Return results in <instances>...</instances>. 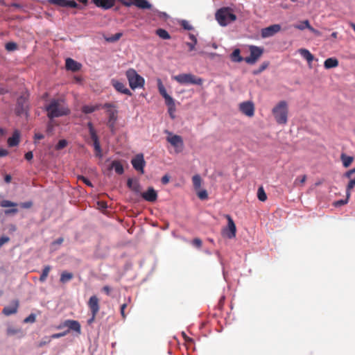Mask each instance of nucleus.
I'll use <instances>...</instances> for the list:
<instances>
[{"label":"nucleus","instance_id":"1","mask_svg":"<svg viewBox=\"0 0 355 355\" xmlns=\"http://www.w3.org/2000/svg\"><path fill=\"white\" fill-rule=\"evenodd\" d=\"M46 111L47 116L49 118V122L46 124V133L51 132L53 130V119L67 116L71 113L67 107L61 106L60 99L53 98L51 102L46 105Z\"/></svg>","mask_w":355,"mask_h":355},{"label":"nucleus","instance_id":"2","mask_svg":"<svg viewBox=\"0 0 355 355\" xmlns=\"http://www.w3.org/2000/svg\"><path fill=\"white\" fill-rule=\"evenodd\" d=\"M215 18L218 24L225 27L237 19L232 8L228 6L221 7L215 13Z\"/></svg>","mask_w":355,"mask_h":355},{"label":"nucleus","instance_id":"3","mask_svg":"<svg viewBox=\"0 0 355 355\" xmlns=\"http://www.w3.org/2000/svg\"><path fill=\"white\" fill-rule=\"evenodd\" d=\"M272 114L278 124H285L288 121V107L285 101H281L272 108Z\"/></svg>","mask_w":355,"mask_h":355},{"label":"nucleus","instance_id":"4","mask_svg":"<svg viewBox=\"0 0 355 355\" xmlns=\"http://www.w3.org/2000/svg\"><path fill=\"white\" fill-rule=\"evenodd\" d=\"M125 76L131 89L135 90L136 89L144 87L145 79L135 69L132 68L128 69L125 72Z\"/></svg>","mask_w":355,"mask_h":355},{"label":"nucleus","instance_id":"5","mask_svg":"<svg viewBox=\"0 0 355 355\" xmlns=\"http://www.w3.org/2000/svg\"><path fill=\"white\" fill-rule=\"evenodd\" d=\"M173 79L181 85H196L200 86L203 83L202 78L196 77L192 73H180L175 76Z\"/></svg>","mask_w":355,"mask_h":355},{"label":"nucleus","instance_id":"6","mask_svg":"<svg viewBox=\"0 0 355 355\" xmlns=\"http://www.w3.org/2000/svg\"><path fill=\"white\" fill-rule=\"evenodd\" d=\"M250 55L245 58V62L250 65L254 64L264 52V48L255 45H249Z\"/></svg>","mask_w":355,"mask_h":355},{"label":"nucleus","instance_id":"7","mask_svg":"<svg viewBox=\"0 0 355 355\" xmlns=\"http://www.w3.org/2000/svg\"><path fill=\"white\" fill-rule=\"evenodd\" d=\"M225 218L227 220V225L222 230V235L223 237L232 239L236 236V227L230 215L227 214Z\"/></svg>","mask_w":355,"mask_h":355},{"label":"nucleus","instance_id":"8","mask_svg":"<svg viewBox=\"0 0 355 355\" xmlns=\"http://www.w3.org/2000/svg\"><path fill=\"white\" fill-rule=\"evenodd\" d=\"M122 4L126 7H130L132 6H135L142 10H151L154 7L153 5L147 0H123Z\"/></svg>","mask_w":355,"mask_h":355},{"label":"nucleus","instance_id":"9","mask_svg":"<svg viewBox=\"0 0 355 355\" xmlns=\"http://www.w3.org/2000/svg\"><path fill=\"white\" fill-rule=\"evenodd\" d=\"M131 164L135 170L141 174L144 173V167L146 163L143 153H138L133 157L131 159Z\"/></svg>","mask_w":355,"mask_h":355},{"label":"nucleus","instance_id":"10","mask_svg":"<svg viewBox=\"0 0 355 355\" xmlns=\"http://www.w3.org/2000/svg\"><path fill=\"white\" fill-rule=\"evenodd\" d=\"M46 1L62 8L82 9L75 0H46Z\"/></svg>","mask_w":355,"mask_h":355},{"label":"nucleus","instance_id":"11","mask_svg":"<svg viewBox=\"0 0 355 355\" xmlns=\"http://www.w3.org/2000/svg\"><path fill=\"white\" fill-rule=\"evenodd\" d=\"M281 25L279 24H275L263 28L261 31V35L263 38H267L275 35L281 30Z\"/></svg>","mask_w":355,"mask_h":355},{"label":"nucleus","instance_id":"12","mask_svg":"<svg viewBox=\"0 0 355 355\" xmlns=\"http://www.w3.org/2000/svg\"><path fill=\"white\" fill-rule=\"evenodd\" d=\"M240 110L247 116L251 117L254 114V105L251 101L242 102L239 105Z\"/></svg>","mask_w":355,"mask_h":355},{"label":"nucleus","instance_id":"13","mask_svg":"<svg viewBox=\"0 0 355 355\" xmlns=\"http://www.w3.org/2000/svg\"><path fill=\"white\" fill-rule=\"evenodd\" d=\"M111 85L119 93L125 94L129 96L132 95L131 91L127 88L123 83L116 79L112 78L111 80Z\"/></svg>","mask_w":355,"mask_h":355},{"label":"nucleus","instance_id":"14","mask_svg":"<svg viewBox=\"0 0 355 355\" xmlns=\"http://www.w3.org/2000/svg\"><path fill=\"white\" fill-rule=\"evenodd\" d=\"M116 1H119L122 3L123 0H92V3L97 8H100L105 10L112 8Z\"/></svg>","mask_w":355,"mask_h":355},{"label":"nucleus","instance_id":"15","mask_svg":"<svg viewBox=\"0 0 355 355\" xmlns=\"http://www.w3.org/2000/svg\"><path fill=\"white\" fill-rule=\"evenodd\" d=\"M83 65L80 62L71 58H67L65 59V69L67 71L77 72L81 69Z\"/></svg>","mask_w":355,"mask_h":355},{"label":"nucleus","instance_id":"16","mask_svg":"<svg viewBox=\"0 0 355 355\" xmlns=\"http://www.w3.org/2000/svg\"><path fill=\"white\" fill-rule=\"evenodd\" d=\"M107 114H108V119L107 121V125L110 128V130L114 132L115 125L118 119L117 113L118 110H107Z\"/></svg>","mask_w":355,"mask_h":355},{"label":"nucleus","instance_id":"17","mask_svg":"<svg viewBox=\"0 0 355 355\" xmlns=\"http://www.w3.org/2000/svg\"><path fill=\"white\" fill-rule=\"evenodd\" d=\"M140 196L147 202H154L157 199V192L153 187H149L146 191L141 192Z\"/></svg>","mask_w":355,"mask_h":355},{"label":"nucleus","instance_id":"18","mask_svg":"<svg viewBox=\"0 0 355 355\" xmlns=\"http://www.w3.org/2000/svg\"><path fill=\"white\" fill-rule=\"evenodd\" d=\"M67 323V329L66 330H69V332L70 331H73L78 334L81 333V327L80 324L78 321L74 320H66Z\"/></svg>","mask_w":355,"mask_h":355},{"label":"nucleus","instance_id":"19","mask_svg":"<svg viewBox=\"0 0 355 355\" xmlns=\"http://www.w3.org/2000/svg\"><path fill=\"white\" fill-rule=\"evenodd\" d=\"M92 140L93 141V147L95 150V155L98 158L103 157L102 148L100 144V140L98 135L94 136H90Z\"/></svg>","mask_w":355,"mask_h":355},{"label":"nucleus","instance_id":"20","mask_svg":"<svg viewBox=\"0 0 355 355\" xmlns=\"http://www.w3.org/2000/svg\"><path fill=\"white\" fill-rule=\"evenodd\" d=\"M88 305L92 313L96 315L99 311L98 299L96 295H92L89 297Z\"/></svg>","mask_w":355,"mask_h":355},{"label":"nucleus","instance_id":"21","mask_svg":"<svg viewBox=\"0 0 355 355\" xmlns=\"http://www.w3.org/2000/svg\"><path fill=\"white\" fill-rule=\"evenodd\" d=\"M18 306L19 302L17 300H15L12 302L10 305L5 306L3 309L2 313L8 316L15 314L17 312Z\"/></svg>","mask_w":355,"mask_h":355},{"label":"nucleus","instance_id":"22","mask_svg":"<svg viewBox=\"0 0 355 355\" xmlns=\"http://www.w3.org/2000/svg\"><path fill=\"white\" fill-rule=\"evenodd\" d=\"M108 169L114 170L115 173L119 175H122L124 173L123 166L119 160H113L109 166Z\"/></svg>","mask_w":355,"mask_h":355},{"label":"nucleus","instance_id":"23","mask_svg":"<svg viewBox=\"0 0 355 355\" xmlns=\"http://www.w3.org/2000/svg\"><path fill=\"white\" fill-rule=\"evenodd\" d=\"M63 241L64 239L62 236H60L54 241H51L49 244V252L53 253L54 252L59 250Z\"/></svg>","mask_w":355,"mask_h":355},{"label":"nucleus","instance_id":"24","mask_svg":"<svg viewBox=\"0 0 355 355\" xmlns=\"http://www.w3.org/2000/svg\"><path fill=\"white\" fill-rule=\"evenodd\" d=\"M230 58L233 62L239 63L242 61H245V58L241 56V50L238 48L233 50L230 55Z\"/></svg>","mask_w":355,"mask_h":355},{"label":"nucleus","instance_id":"25","mask_svg":"<svg viewBox=\"0 0 355 355\" xmlns=\"http://www.w3.org/2000/svg\"><path fill=\"white\" fill-rule=\"evenodd\" d=\"M338 60L336 58L331 57L327 58L324 62V67L327 69L335 68L338 66Z\"/></svg>","mask_w":355,"mask_h":355},{"label":"nucleus","instance_id":"26","mask_svg":"<svg viewBox=\"0 0 355 355\" xmlns=\"http://www.w3.org/2000/svg\"><path fill=\"white\" fill-rule=\"evenodd\" d=\"M301 56L304 58L309 64H311L313 60V55L306 49H300L298 50Z\"/></svg>","mask_w":355,"mask_h":355},{"label":"nucleus","instance_id":"27","mask_svg":"<svg viewBox=\"0 0 355 355\" xmlns=\"http://www.w3.org/2000/svg\"><path fill=\"white\" fill-rule=\"evenodd\" d=\"M167 141L174 147L183 144L182 138L178 135H173L171 137H167Z\"/></svg>","mask_w":355,"mask_h":355},{"label":"nucleus","instance_id":"28","mask_svg":"<svg viewBox=\"0 0 355 355\" xmlns=\"http://www.w3.org/2000/svg\"><path fill=\"white\" fill-rule=\"evenodd\" d=\"M19 143V132L15 130L12 136L8 139V144L10 147H14Z\"/></svg>","mask_w":355,"mask_h":355},{"label":"nucleus","instance_id":"29","mask_svg":"<svg viewBox=\"0 0 355 355\" xmlns=\"http://www.w3.org/2000/svg\"><path fill=\"white\" fill-rule=\"evenodd\" d=\"M340 159L343 167L347 168L352 164L354 161V157L352 156L347 155L345 153H342L340 155Z\"/></svg>","mask_w":355,"mask_h":355},{"label":"nucleus","instance_id":"30","mask_svg":"<svg viewBox=\"0 0 355 355\" xmlns=\"http://www.w3.org/2000/svg\"><path fill=\"white\" fill-rule=\"evenodd\" d=\"M155 33L163 40H170L171 37L169 33L166 29L162 28H157L155 31Z\"/></svg>","mask_w":355,"mask_h":355},{"label":"nucleus","instance_id":"31","mask_svg":"<svg viewBox=\"0 0 355 355\" xmlns=\"http://www.w3.org/2000/svg\"><path fill=\"white\" fill-rule=\"evenodd\" d=\"M270 64V62L268 61H265L263 62L259 67L258 69H254L252 71V74L254 76H257L259 74H260L261 72H263L265 69H266L268 68V67L269 66Z\"/></svg>","mask_w":355,"mask_h":355},{"label":"nucleus","instance_id":"32","mask_svg":"<svg viewBox=\"0 0 355 355\" xmlns=\"http://www.w3.org/2000/svg\"><path fill=\"white\" fill-rule=\"evenodd\" d=\"M257 198L261 202H265L267 200V195L263 187H259L257 190Z\"/></svg>","mask_w":355,"mask_h":355},{"label":"nucleus","instance_id":"33","mask_svg":"<svg viewBox=\"0 0 355 355\" xmlns=\"http://www.w3.org/2000/svg\"><path fill=\"white\" fill-rule=\"evenodd\" d=\"M73 278V274L71 272L64 271L62 272L60 276V282L63 284L67 283Z\"/></svg>","mask_w":355,"mask_h":355},{"label":"nucleus","instance_id":"34","mask_svg":"<svg viewBox=\"0 0 355 355\" xmlns=\"http://www.w3.org/2000/svg\"><path fill=\"white\" fill-rule=\"evenodd\" d=\"M294 27L296 29H298L300 31H303L306 28L308 29L310 27V22L308 19H305L304 21H300V24H295Z\"/></svg>","mask_w":355,"mask_h":355},{"label":"nucleus","instance_id":"35","mask_svg":"<svg viewBox=\"0 0 355 355\" xmlns=\"http://www.w3.org/2000/svg\"><path fill=\"white\" fill-rule=\"evenodd\" d=\"M135 194L140 196L141 193V184L138 179L135 178L134 181V184L130 189Z\"/></svg>","mask_w":355,"mask_h":355},{"label":"nucleus","instance_id":"36","mask_svg":"<svg viewBox=\"0 0 355 355\" xmlns=\"http://www.w3.org/2000/svg\"><path fill=\"white\" fill-rule=\"evenodd\" d=\"M123 35L122 33H116L109 37H105V40L107 42L114 43L118 41Z\"/></svg>","mask_w":355,"mask_h":355},{"label":"nucleus","instance_id":"37","mask_svg":"<svg viewBox=\"0 0 355 355\" xmlns=\"http://www.w3.org/2000/svg\"><path fill=\"white\" fill-rule=\"evenodd\" d=\"M178 23L181 27L186 31H192L194 28L193 26L191 25L186 19H181Z\"/></svg>","mask_w":355,"mask_h":355},{"label":"nucleus","instance_id":"38","mask_svg":"<svg viewBox=\"0 0 355 355\" xmlns=\"http://www.w3.org/2000/svg\"><path fill=\"white\" fill-rule=\"evenodd\" d=\"M157 87H158L159 92L162 97H165V96L168 94L160 79H158V80H157Z\"/></svg>","mask_w":355,"mask_h":355},{"label":"nucleus","instance_id":"39","mask_svg":"<svg viewBox=\"0 0 355 355\" xmlns=\"http://www.w3.org/2000/svg\"><path fill=\"white\" fill-rule=\"evenodd\" d=\"M355 187V177L351 179L347 187H346V194H347V198H350L351 196V190Z\"/></svg>","mask_w":355,"mask_h":355},{"label":"nucleus","instance_id":"40","mask_svg":"<svg viewBox=\"0 0 355 355\" xmlns=\"http://www.w3.org/2000/svg\"><path fill=\"white\" fill-rule=\"evenodd\" d=\"M193 184L195 189H198L201 186L202 179L198 174L195 175L192 178Z\"/></svg>","mask_w":355,"mask_h":355},{"label":"nucleus","instance_id":"41","mask_svg":"<svg viewBox=\"0 0 355 355\" xmlns=\"http://www.w3.org/2000/svg\"><path fill=\"white\" fill-rule=\"evenodd\" d=\"M97 109V107L92 105H84L82 108V111L84 114H92L95 112Z\"/></svg>","mask_w":355,"mask_h":355},{"label":"nucleus","instance_id":"42","mask_svg":"<svg viewBox=\"0 0 355 355\" xmlns=\"http://www.w3.org/2000/svg\"><path fill=\"white\" fill-rule=\"evenodd\" d=\"M349 198H347V194H346V198L345 199H340L334 202L333 205L335 207H340L345 205H346L349 201Z\"/></svg>","mask_w":355,"mask_h":355},{"label":"nucleus","instance_id":"43","mask_svg":"<svg viewBox=\"0 0 355 355\" xmlns=\"http://www.w3.org/2000/svg\"><path fill=\"white\" fill-rule=\"evenodd\" d=\"M0 206L2 207H15L17 204L8 200H3L0 202Z\"/></svg>","mask_w":355,"mask_h":355},{"label":"nucleus","instance_id":"44","mask_svg":"<svg viewBox=\"0 0 355 355\" xmlns=\"http://www.w3.org/2000/svg\"><path fill=\"white\" fill-rule=\"evenodd\" d=\"M68 144V141L65 139H60L58 142L56 144L55 148L56 150H59L65 148Z\"/></svg>","mask_w":355,"mask_h":355},{"label":"nucleus","instance_id":"45","mask_svg":"<svg viewBox=\"0 0 355 355\" xmlns=\"http://www.w3.org/2000/svg\"><path fill=\"white\" fill-rule=\"evenodd\" d=\"M163 98L165 101V104L167 105V107L175 105L174 98L169 94H167L166 96H165V97Z\"/></svg>","mask_w":355,"mask_h":355},{"label":"nucleus","instance_id":"46","mask_svg":"<svg viewBox=\"0 0 355 355\" xmlns=\"http://www.w3.org/2000/svg\"><path fill=\"white\" fill-rule=\"evenodd\" d=\"M67 334H69V330H64V331L60 333L53 334L49 336V341H50L52 339L60 338L62 336H66Z\"/></svg>","mask_w":355,"mask_h":355},{"label":"nucleus","instance_id":"47","mask_svg":"<svg viewBox=\"0 0 355 355\" xmlns=\"http://www.w3.org/2000/svg\"><path fill=\"white\" fill-rule=\"evenodd\" d=\"M153 12L157 13L159 18L164 19L166 20L169 18V15L166 12L159 11L155 8L153 9Z\"/></svg>","mask_w":355,"mask_h":355},{"label":"nucleus","instance_id":"48","mask_svg":"<svg viewBox=\"0 0 355 355\" xmlns=\"http://www.w3.org/2000/svg\"><path fill=\"white\" fill-rule=\"evenodd\" d=\"M197 196L200 200H203L207 199L208 193L206 189H202L198 192Z\"/></svg>","mask_w":355,"mask_h":355},{"label":"nucleus","instance_id":"49","mask_svg":"<svg viewBox=\"0 0 355 355\" xmlns=\"http://www.w3.org/2000/svg\"><path fill=\"white\" fill-rule=\"evenodd\" d=\"M6 49L8 51H12L17 49V45L16 43L10 42L6 44Z\"/></svg>","mask_w":355,"mask_h":355},{"label":"nucleus","instance_id":"50","mask_svg":"<svg viewBox=\"0 0 355 355\" xmlns=\"http://www.w3.org/2000/svg\"><path fill=\"white\" fill-rule=\"evenodd\" d=\"M176 110L175 105L168 107V113L171 119H175V112Z\"/></svg>","mask_w":355,"mask_h":355},{"label":"nucleus","instance_id":"51","mask_svg":"<svg viewBox=\"0 0 355 355\" xmlns=\"http://www.w3.org/2000/svg\"><path fill=\"white\" fill-rule=\"evenodd\" d=\"M78 180H81L84 184L89 187H93L94 185L92 182L87 178L83 175L79 176Z\"/></svg>","mask_w":355,"mask_h":355},{"label":"nucleus","instance_id":"52","mask_svg":"<svg viewBox=\"0 0 355 355\" xmlns=\"http://www.w3.org/2000/svg\"><path fill=\"white\" fill-rule=\"evenodd\" d=\"M87 128L89 129V132L90 136H94L97 135L96 130H95L93 123L91 121L87 123Z\"/></svg>","mask_w":355,"mask_h":355},{"label":"nucleus","instance_id":"53","mask_svg":"<svg viewBox=\"0 0 355 355\" xmlns=\"http://www.w3.org/2000/svg\"><path fill=\"white\" fill-rule=\"evenodd\" d=\"M202 242L201 239L199 238H195L191 241L192 245L197 248H200L202 246Z\"/></svg>","mask_w":355,"mask_h":355},{"label":"nucleus","instance_id":"54","mask_svg":"<svg viewBox=\"0 0 355 355\" xmlns=\"http://www.w3.org/2000/svg\"><path fill=\"white\" fill-rule=\"evenodd\" d=\"M171 177L168 174H165L161 179V182L163 184H167L170 181Z\"/></svg>","mask_w":355,"mask_h":355},{"label":"nucleus","instance_id":"55","mask_svg":"<svg viewBox=\"0 0 355 355\" xmlns=\"http://www.w3.org/2000/svg\"><path fill=\"white\" fill-rule=\"evenodd\" d=\"M355 173V168H353L352 169H349V171H346L345 173H344V177L345 178H350L351 176Z\"/></svg>","mask_w":355,"mask_h":355},{"label":"nucleus","instance_id":"56","mask_svg":"<svg viewBox=\"0 0 355 355\" xmlns=\"http://www.w3.org/2000/svg\"><path fill=\"white\" fill-rule=\"evenodd\" d=\"M185 44L188 46L189 51H192L196 49L195 42H187Z\"/></svg>","mask_w":355,"mask_h":355},{"label":"nucleus","instance_id":"57","mask_svg":"<svg viewBox=\"0 0 355 355\" xmlns=\"http://www.w3.org/2000/svg\"><path fill=\"white\" fill-rule=\"evenodd\" d=\"M308 29H309L311 33H313L314 35H315L316 36H320V35H321V33H320L318 30H317V29L314 28H313V26H311V25H310V27H309Z\"/></svg>","mask_w":355,"mask_h":355},{"label":"nucleus","instance_id":"58","mask_svg":"<svg viewBox=\"0 0 355 355\" xmlns=\"http://www.w3.org/2000/svg\"><path fill=\"white\" fill-rule=\"evenodd\" d=\"M308 29H309L311 33H313L314 35H315L316 36H320V35H321V33H320L318 30H317V29L314 28H313V26H311V25H310V27H309Z\"/></svg>","mask_w":355,"mask_h":355},{"label":"nucleus","instance_id":"59","mask_svg":"<svg viewBox=\"0 0 355 355\" xmlns=\"http://www.w3.org/2000/svg\"><path fill=\"white\" fill-rule=\"evenodd\" d=\"M126 306H127V304L124 303V304H121V306L120 307L121 315L123 318H125V309L126 308Z\"/></svg>","mask_w":355,"mask_h":355},{"label":"nucleus","instance_id":"60","mask_svg":"<svg viewBox=\"0 0 355 355\" xmlns=\"http://www.w3.org/2000/svg\"><path fill=\"white\" fill-rule=\"evenodd\" d=\"M10 239L8 236H2L0 238V248L5 244L6 243L8 242Z\"/></svg>","mask_w":355,"mask_h":355},{"label":"nucleus","instance_id":"61","mask_svg":"<svg viewBox=\"0 0 355 355\" xmlns=\"http://www.w3.org/2000/svg\"><path fill=\"white\" fill-rule=\"evenodd\" d=\"M306 180V175H304L301 177H297L295 180V182L298 181L300 184H304Z\"/></svg>","mask_w":355,"mask_h":355},{"label":"nucleus","instance_id":"62","mask_svg":"<svg viewBox=\"0 0 355 355\" xmlns=\"http://www.w3.org/2000/svg\"><path fill=\"white\" fill-rule=\"evenodd\" d=\"M134 181H135V179L133 178H128L127 180V187L128 189H131L132 185L134 184Z\"/></svg>","mask_w":355,"mask_h":355},{"label":"nucleus","instance_id":"63","mask_svg":"<svg viewBox=\"0 0 355 355\" xmlns=\"http://www.w3.org/2000/svg\"><path fill=\"white\" fill-rule=\"evenodd\" d=\"M115 107V105L111 103H105L103 105V108L107 110H112L111 108Z\"/></svg>","mask_w":355,"mask_h":355},{"label":"nucleus","instance_id":"64","mask_svg":"<svg viewBox=\"0 0 355 355\" xmlns=\"http://www.w3.org/2000/svg\"><path fill=\"white\" fill-rule=\"evenodd\" d=\"M35 315L31 314L28 317H27L24 319V322H33L35 321Z\"/></svg>","mask_w":355,"mask_h":355}]
</instances>
